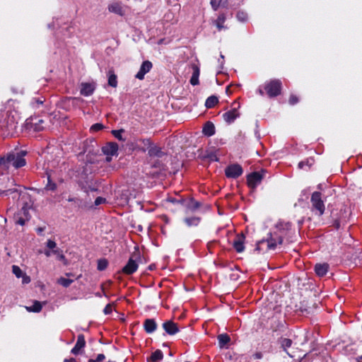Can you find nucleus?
Instances as JSON below:
<instances>
[{"mask_svg": "<svg viewBox=\"0 0 362 362\" xmlns=\"http://www.w3.org/2000/svg\"><path fill=\"white\" fill-rule=\"evenodd\" d=\"M116 198L119 204L125 205L128 204L131 199L136 198V192L133 189H124L118 190L116 192Z\"/></svg>", "mask_w": 362, "mask_h": 362, "instance_id": "20e7f679", "label": "nucleus"}, {"mask_svg": "<svg viewBox=\"0 0 362 362\" xmlns=\"http://www.w3.org/2000/svg\"><path fill=\"white\" fill-rule=\"evenodd\" d=\"M240 114L238 111V108L234 107L231 110L225 112L223 115L224 121L228 124H230L235 121L236 118L239 117Z\"/></svg>", "mask_w": 362, "mask_h": 362, "instance_id": "dca6fc26", "label": "nucleus"}, {"mask_svg": "<svg viewBox=\"0 0 362 362\" xmlns=\"http://www.w3.org/2000/svg\"><path fill=\"white\" fill-rule=\"evenodd\" d=\"M333 226H334V228L336 229H339L340 228V222H339V221L335 220L334 223H333Z\"/></svg>", "mask_w": 362, "mask_h": 362, "instance_id": "e2e57ef3", "label": "nucleus"}, {"mask_svg": "<svg viewBox=\"0 0 362 362\" xmlns=\"http://www.w3.org/2000/svg\"><path fill=\"white\" fill-rule=\"evenodd\" d=\"M44 122L42 119H39L38 122L33 124V129L36 132L42 131L44 127H42V124Z\"/></svg>", "mask_w": 362, "mask_h": 362, "instance_id": "a18cd8bd", "label": "nucleus"}, {"mask_svg": "<svg viewBox=\"0 0 362 362\" xmlns=\"http://www.w3.org/2000/svg\"><path fill=\"white\" fill-rule=\"evenodd\" d=\"M105 201H106V200H105V198H103V197H97V198L95 199V206H98V205H100V204H101L105 203Z\"/></svg>", "mask_w": 362, "mask_h": 362, "instance_id": "5fc2aeb1", "label": "nucleus"}, {"mask_svg": "<svg viewBox=\"0 0 362 362\" xmlns=\"http://www.w3.org/2000/svg\"><path fill=\"white\" fill-rule=\"evenodd\" d=\"M148 153L151 157L161 158L164 153L161 151V148L157 146L151 144L148 151Z\"/></svg>", "mask_w": 362, "mask_h": 362, "instance_id": "412c9836", "label": "nucleus"}, {"mask_svg": "<svg viewBox=\"0 0 362 362\" xmlns=\"http://www.w3.org/2000/svg\"><path fill=\"white\" fill-rule=\"evenodd\" d=\"M184 222L189 227L197 226L200 222V218L196 216L187 217L184 219Z\"/></svg>", "mask_w": 362, "mask_h": 362, "instance_id": "cd10ccee", "label": "nucleus"}, {"mask_svg": "<svg viewBox=\"0 0 362 362\" xmlns=\"http://www.w3.org/2000/svg\"><path fill=\"white\" fill-rule=\"evenodd\" d=\"M226 15L224 13H221L215 21L214 24L219 31L225 28L223 23L226 21Z\"/></svg>", "mask_w": 362, "mask_h": 362, "instance_id": "bb28decb", "label": "nucleus"}, {"mask_svg": "<svg viewBox=\"0 0 362 362\" xmlns=\"http://www.w3.org/2000/svg\"><path fill=\"white\" fill-rule=\"evenodd\" d=\"M262 178L263 176L259 172L252 173L247 177V185L250 188L255 189L261 183Z\"/></svg>", "mask_w": 362, "mask_h": 362, "instance_id": "6e6552de", "label": "nucleus"}, {"mask_svg": "<svg viewBox=\"0 0 362 362\" xmlns=\"http://www.w3.org/2000/svg\"><path fill=\"white\" fill-rule=\"evenodd\" d=\"M26 310L29 312L39 313L42 310V305L39 301H35L33 305L26 307Z\"/></svg>", "mask_w": 362, "mask_h": 362, "instance_id": "2f4dec72", "label": "nucleus"}, {"mask_svg": "<svg viewBox=\"0 0 362 362\" xmlns=\"http://www.w3.org/2000/svg\"><path fill=\"white\" fill-rule=\"evenodd\" d=\"M199 83V78L197 76H192V77L190 78V83L192 86H196V85H198Z\"/></svg>", "mask_w": 362, "mask_h": 362, "instance_id": "4d7b16f0", "label": "nucleus"}, {"mask_svg": "<svg viewBox=\"0 0 362 362\" xmlns=\"http://www.w3.org/2000/svg\"><path fill=\"white\" fill-rule=\"evenodd\" d=\"M182 206L185 208V213L188 214L196 211L200 207L201 204L194 199H189V200H185Z\"/></svg>", "mask_w": 362, "mask_h": 362, "instance_id": "9b49d317", "label": "nucleus"}, {"mask_svg": "<svg viewBox=\"0 0 362 362\" xmlns=\"http://www.w3.org/2000/svg\"><path fill=\"white\" fill-rule=\"evenodd\" d=\"M277 242L280 245L282 244L283 243V238L281 237H279L278 240H277Z\"/></svg>", "mask_w": 362, "mask_h": 362, "instance_id": "338daca9", "label": "nucleus"}, {"mask_svg": "<svg viewBox=\"0 0 362 362\" xmlns=\"http://www.w3.org/2000/svg\"><path fill=\"white\" fill-rule=\"evenodd\" d=\"M254 358L255 359H261L263 357V354L261 352H256L253 355Z\"/></svg>", "mask_w": 362, "mask_h": 362, "instance_id": "680f3d73", "label": "nucleus"}, {"mask_svg": "<svg viewBox=\"0 0 362 362\" xmlns=\"http://www.w3.org/2000/svg\"><path fill=\"white\" fill-rule=\"evenodd\" d=\"M47 174V183L45 186V189L49 191H54L57 189V184L52 181L50 175Z\"/></svg>", "mask_w": 362, "mask_h": 362, "instance_id": "72a5a7b5", "label": "nucleus"}, {"mask_svg": "<svg viewBox=\"0 0 362 362\" xmlns=\"http://www.w3.org/2000/svg\"><path fill=\"white\" fill-rule=\"evenodd\" d=\"M218 103V99L216 96L215 95H211L209 96L206 102H205V106L207 107V108H212L213 107L215 106V105H216L217 103Z\"/></svg>", "mask_w": 362, "mask_h": 362, "instance_id": "7c9ffc66", "label": "nucleus"}, {"mask_svg": "<svg viewBox=\"0 0 362 362\" xmlns=\"http://www.w3.org/2000/svg\"><path fill=\"white\" fill-rule=\"evenodd\" d=\"M202 132L207 136H211L215 134V126L211 122L205 123Z\"/></svg>", "mask_w": 362, "mask_h": 362, "instance_id": "4be33fe9", "label": "nucleus"}, {"mask_svg": "<svg viewBox=\"0 0 362 362\" xmlns=\"http://www.w3.org/2000/svg\"><path fill=\"white\" fill-rule=\"evenodd\" d=\"M279 344H281V347L284 349V351L286 352L287 354H288L290 356H291L287 351V348H289L292 345V340L287 338H280Z\"/></svg>", "mask_w": 362, "mask_h": 362, "instance_id": "a878e982", "label": "nucleus"}, {"mask_svg": "<svg viewBox=\"0 0 362 362\" xmlns=\"http://www.w3.org/2000/svg\"><path fill=\"white\" fill-rule=\"evenodd\" d=\"M12 272L17 278H21L24 274L21 269L17 265L12 266Z\"/></svg>", "mask_w": 362, "mask_h": 362, "instance_id": "ea45409f", "label": "nucleus"}, {"mask_svg": "<svg viewBox=\"0 0 362 362\" xmlns=\"http://www.w3.org/2000/svg\"><path fill=\"white\" fill-rule=\"evenodd\" d=\"M312 163L310 162L309 160H303V161H300L299 163H298V168L300 169H302L304 168V166L307 165L308 167L311 166L312 165Z\"/></svg>", "mask_w": 362, "mask_h": 362, "instance_id": "09e8293b", "label": "nucleus"}, {"mask_svg": "<svg viewBox=\"0 0 362 362\" xmlns=\"http://www.w3.org/2000/svg\"><path fill=\"white\" fill-rule=\"evenodd\" d=\"M95 88V86L94 83H82L81 84L80 93L84 96H89L93 93Z\"/></svg>", "mask_w": 362, "mask_h": 362, "instance_id": "f3484780", "label": "nucleus"}, {"mask_svg": "<svg viewBox=\"0 0 362 362\" xmlns=\"http://www.w3.org/2000/svg\"><path fill=\"white\" fill-rule=\"evenodd\" d=\"M44 230H45V228H37L36 230L38 234H41L44 231Z\"/></svg>", "mask_w": 362, "mask_h": 362, "instance_id": "69168bd1", "label": "nucleus"}, {"mask_svg": "<svg viewBox=\"0 0 362 362\" xmlns=\"http://www.w3.org/2000/svg\"><path fill=\"white\" fill-rule=\"evenodd\" d=\"M138 269V264L132 257L129 258L127 264L123 267L122 272L125 274L129 275L134 273Z\"/></svg>", "mask_w": 362, "mask_h": 362, "instance_id": "4468645a", "label": "nucleus"}, {"mask_svg": "<svg viewBox=\"0 0 362 362\" xmlns=\"http://www.w3.org/2000/svg\"><path fill=\"white\" fill-rule=\"evenodd\" d=\"M288 103L291 105H296L298 103V98L295 95H291L289 98Z\"/></svg>", "mask_w": 362, "mask_h": 362, "instance_id": "de8ad7c7", "label": "nucleus"}, {"mask_svg": "<svg viewBox=\"0 0 362 362\" xmlns=\"http://www.w3.org/2000/svg\"><path fill=\"white\" fill-rule=\"evenodd\" d=\"M220 6L222 8H228L229 5V0H219Z\"/></svg>", "mask_w": 362, "mask_h": 362, "instance_id": "13d9d810", "label": "nucleus"}, {"mask_svg": "<svg viewBox=\"0 0 362 362\" xmlns=\"http://www.w3.org/2000/svg\"><path fill=\"white\" fill-rule=\"evenodd\" d=\"M124 132V130L123 129H121L119 130H112L111 132L112 135L119 141H124L126 139L122 136V133Z\"/></svg>", "mask_w": 362, "mask_h": 362, "instance_id": "4c0bfd02", "label": "nucleus"}, {"mask_svg": "<svg viewBox=\"0 0 362 362\" xmlns=\"http://www.w3.org/2000/svg\"><path fill=\"white\" fill-rule=\"evenodd\" d=\"M26 153L25 151L9 153L6 156L0 158V166L6 168H9L12 166L16 169L21 168L26 164L25 159L23 158Z\"/></svg>", "mask_w": 362, "mask_h": 362, "instance_id": "f257e3e1", "label": "nucleus"}, {"mask_svg": "<svg viewBox=\"0 0 362 362\" xmlns=\"http://www.w3.org/2000/svg\"><path fill=\"white\" fill-rule=\"evenodd\" d=\"M358 345L351 344L343 348V354L346 355H356L358 352Z\"/></svg>", "mask_w": 362, "mask_h": 362, "instance_id": "5701e85b", "label": "nucleus"}, {"mask_svg": "<svg viewBox=\"0 0 362 362\" xmlns=\"http://www.w3.org/2000/svg\"><path fill=\"white\" fill-rule=\"evenodd\" d=\"M108 76V85L113 88H116L117 86V77L115 75L114 71L112 69H110L107 73Z\"/></svg>", "mask_w": 362, "mask_h": 362, "instance_id": "b1692460", "label": "nucleus"}, {"mask_svg": "<svg viewBox=\"0 0 362 362\" xmlns=\"http://www.w3.org/2000/svg\"><path fill=\"white\" fill-rule=\"evenodd\" d=\"M311 209L318 216L324 214L325 211V205L322 199V195L320 192H314L310 197Z\"/></svg>", "mask_w": 362, "mask_h": 362, "instance_id": "f03ea898", "label": "nucleus"}, {"mask_svg": "<svg viewBox=\"0 0 362 362\" xmlns=\"http://www.w3.org/2000/svg\"><path fill=\"white\" fill-rule=\"evenodd\" d=\"M44 254L47 257H50L52 255H56L57 259L62 261L64 264H67V260L63 254V251L59 248H56L53 250H45Z\"/></svg>", "mask_w": 362, "mask_h": 362, "instance_id": "ddd939ff", "label": "nucleus"}, {"mask_svg": "<svg viewBox=\"0 0 362 362\" xmlns=\"http://www.w3.org/2000/svg\"><path fill=\"white\" fill-rule=\"evenodd\" d=\"M163 358V352L158 349L156 350V351H154L153 353H152L151 357H150V359L148 360V361H151V362H158L160 361H161Z\"/></svg>", "mask_w": 362, "mask_h": 362, "instance_id": "c756f323", "label": "nucleus"}, {"mask_svg": "<svg viewBox=\"0 0 362 362\" xmlns=\"http://www.w3.org/2000/svg\"><path fill=\"white\" fill-rule=\"evenodd\" d=\"M167 201L169 202L173 203V204H181L182 206L185 202V199H177L173 197L168 198Z\"/></svg>", "mask_w": 362, "mask_h": 362, "instance_id": "c03bdc74", "label": "nucleus"}, {"mask_svg": "<svg viewBox=\"0 0 362 362\" xmlns=\"http://www.w3.org/2000/svg\"><path fill=\"white\" fill-rule=\"evenodd\" d=\"M105 358V355L103 354H100L98 355L95 360H96V362H103Z\"/></svg>", "mask_w": 362, "mask_h": 362, "instance_id": "bf43d9fd", "label": "nucleus"}, {"mask_svg": "<svg viewBox=\"0 0 362 362\" xmlns=\"http://www.w3.org/2000/svg\"><path fill=\"white\" fill-rule=\"evenodd\" d=\"M264 89L270 98L276 97L281 93V82L278 79H274L265 84Z\"/></svg>", "mask_w": 362, "mask_h": 362, "instance_id": "39448f33", "label": "nucleus"}, {"mask_svg": "<svg viewBox=\"0 0 362 362\" xmlns=\"http://www.w3.org/2000/svg\"><path fill=\"white\" fill-rule=\"evenodd\" d=\"M86 346V341L83 334H78L75 346L71 350V353L74 355H78L83 353V349Z\"/></svg>", "mask_w": 362, "mask_h": 362, "instance_id": "1a4fd4ad", "label": "nucleus"}, {"mask_svg": "<svg viewBox=\"0 0 362 362\" xmlns=\"http://www.w3.org/2000/svg\"><path fill=\"white\" fill-rule=\"evenodd\" d=\"M230 340V337L227 334H221L218 336V344L221 348H223Z\"/></svg>", "mask_w": 362, "mask_h": 362, "instance_id": "c85d7f7f", "label": "nucleus"}, {"mask_svg": "<svg viewBox=\"0 0 362 362\" xmlns=\"http://www.w3.org/2000/svg\"><path fill=\"white\" fill-rule=\"evenodd\" d=\"M145 331L148 334L153 333L157 328V324L153 319H146L144 323Z\"/></svg>", "mask_w": 362, "mask_h": 362, "instance_id": "aec40b11", "label": "nucleus"}, {"mask_svg": "<svg viewBox=\"0 0 362 362\" xmlns=\"http://www.w3.org/2000/svg\"><path fill=\"white\" fill-rule=\"evenodd\" d=\"M45 101V99L43 97L41 98H34L30 101V105L33 106V108H38L40 105L43 104Z\"/></svg>", "mask_w": 362, "mask_h": 362, "instance_id": "f704fd0d", "label": "nucleus"}, {"mask_svg": "<svg viewBox=\"0 0 362 362\" xmlns=\"http://www.w3.org/2000/svg\"><path fill=\"white\" fill-rule=\"evenodd\" d=\"M247 15L244 11H238L237 13V18L241 22H244L247 20Z\"/></svg>", "mask_w": 362, "mask_h": 362, "instance_id": "37998d69", "label": "nucleus"}, {"mask_svg": "<svg viewBox=\"0 0 362 362\" xmlns=\"http://www.w3.org/2000/svg\"><path fill=\"white\" fill-rule=\"evenodd\" d=\"M153 64L148 61H144L139 69V71L136 74L135 77L139 80H143L146 74L148 73L152 69Z\"/></svg>", "mask_w": 362, "mask_h": 362, "instance_id": "9d476101", "label": "nucleus"}, {"mask_svg": "<svg viewBox=\"0 0 362 362\" xmlns=\"http://www.w3.org/2000/svg\"><path fill=\"white\" fill-rule=\"evenodd\" d=\"M30 209V205L26 203L22 206L21 209L17 214H21V216L24 217L23 218L29 221L31 218V215L29 212Z\"/></svg>", "mask_w": 362, "mask_h": 362, "instance_id": "393cba45", "label": "nucleus"}, {"mask_svg": "<svg viewBox=\"0 0 362 362\" xmlns=\"http://www.w3.org/2000/svg\"><path fill=\"white\" fill-rule=\"evenodd\" d=\"M329 269V265L327 263H317L315 265V272L316 274L322 277L327 274Z\"/></svg>", "mask_w": 362, "mask_h": 362, "instance_id": "a211bd4d", "label": "nucleus"}, {"mask_svg": "<svg viewBox=\"0 0 362 362\" xmlns=\"http://www.w3.org/2000/svg\"><path fill=\"white\" fill-rule=\"evenodd\" d=\"M46 247H47L46 250H55L56 248H58L57 247V243L54 240H48L47 241Z\"/></svg>", "mask_w": 362, "mask_h": 362, "instance_id": "a19ab883", "label": "nucleus"}, {"mask_svg": "<svg viewBox=\"0 0 362 362\" xmlns=\"http://www.w3.org/2000/svg\"><path fill=\"white\" fill-rule=\"evenodd\" d=\"M112 311V306L110 304H107L104 310H103V313L105 314V315H108V314H110Z\"/></svg>", "mask_w": 362, "mask_h": 362, "instance_id": "6e6d98bb", "label": "nucleus"}, {"mask_svg": "<svg viewBox=\"0 0 362 362\" xmlns=\"http://www.w3.org/2000/svg\"><path fill=\"white\" fill-rule=\"evenodd\" d=\"M104 127H105L101 123H96V124H93L90 127V130L91 132H98V131L102 130L103 129H104Z\"/></svg>", "mask_w": 362, "mask_h": 362, "instance_id": "79ce46f5", "label": "nucleus"}, {"mask_svg": "<svg viewBox=\"0 0 362 362\" xmlns=\"http://www.w3.org/2000/svg\"><path fill=\"white\" fill-rule=\"evenodd\" d=\"M163 328L170 335H174L179 332L177 325L171 320L165 322L163 324Z\"/></svg>", "mask_w": 362, "mask_h": 362, "instance_id": "2eb2a0df", "label": "nucleus"}, {"mask_svg": "<svg viewBox=\"0 0 362 362\" xmlns=\"http://www.w3.org/2000/svg\"><path fill=\"white\" fill-rule=\"evenodd\" d=\"M210 4H211L212 8L214 11H217L218 8L219 7H221L220 2L219 1L218 2L216 0H211Z\"/></svg>", "mask_w": 362, "mask_h": 362, "instance_id": "3c124183", "label": "nucleus"}, {"mask_svg": "<svg viewBox=\"0 0 362 362\" xmlns=\"http://www.w3.org/2000/svg\"><path fill=\"white\" fill-rule=\"evenodd\" d=\"M225 173L228 177L237 178L243 174V170L239 164H233L226 168Z\"/></svg>", "mask_w": 362, "mask_h": 362, "instance_id": "423d86ee", "label": "nucleus"}, {"mask_svg": "<svg viewBox=\"0 0 362 362\" xmlns=\"http://www.w3.org/2000/svg\"><path fill=\"white\" fill-rule=\"evenodd\" d=\"M267 243V250H274L276 246V241L275 240H262L257 242L255 250L260 251L262 250V245Z\"/></svg>", "mask_w": 362, "mask_h": 362, "instance_id": "6ab92c4d", "label": "nucleus"}, {"mask_svg": "<svg viewBox=\"0 0 362 362\" xmlns=\"http://www.w3.org/2000/svg\"><path fill=\"white\" fill-rule=\"evenodd\" d=\"M108 262L105 259H100L98 261V269L99 271L105 270L107 267Z\"/></svg>", "mask_w": 362, "mask_h": 362, "instance_id": "58836bf2", "label": "nucleus"}, {"mask_svg": "<svg viewBox=\"0 0 362 362\" xmlns=\"http://www.w3.org/2000/svg\"><path fill=\"white\" fill-rule=\"evenodd\" d=\"M102 151L103 153L107 156L106 160L110 162L112 159L111 156L117 155L118 151V145L115 142L107 143L102 148Z\"/></svg>", "mask_w": 362, "mask_h": 362, "instance_id": "0eeeda50", "label": "nucleus"}, {"mask_svg": "<svg viewBox=\"0 0 362 362\" xmlns=\"http://www.w3.org/2000/svg\"><path fill=\"white\" fill-rule=\"evenodd\" d=\"M108 9L110 12H112V13H117L119 15H122V8L118 4H112L110 5Z\"/></svg>", "mask_w": 362, "mask_h": 362, "instance_id": "473e14b6", "label": "nucleus"}, {"mask_svg": "<svg viewBox=\"0 0 362 362\" xmlns=\"http://www.w3.org/2000/svg\"><path fill=\"white\" fill-rule=\"evenodd\" d=\"M73 282H74V280L69 279H66L64 277H60L57 280V283L59 284L60 285H62L64 288L69 287Z\"/></svg>", "mask_w": 362, "mask_h": 362, "instance_id": "c9c22d12", "label": "nucleus"}, {"mask_svg": "<svg viewBox=\"0 0 362 362\" xmlns=\"http://www.w3.org/2000/svg\"><path fill=\"white\" fill-rule=\"evenodd\" d=\"M21 214H16L13 216L14 221L16 224L24 226L26 221H28V219L23 218Z\"/></svg>", "mask_w": 362, "mask_h": 362, "instance_id": "e433bc0d", "label": "nucleus"}, {"mask_svg": "<svg viewBox=\"0 0 362 362\" xmlns=\"http://www.w3.org/2000/svg\"><path fill=\"white\" fill-rule=\"evenodd\" d=\"M16 190L15 189H8L7 190L0 189V197L1 196H7L8 194H12L15 192Z\"/></svg>", "mask_w": 362, "mask_h": 362, "instance_id": "8fccbe9b", "label": "nucleus"}, {"mask_svg": "<svg viewBox=\"0 0 362 362\" xmlns=\"http://www.w3.org/2000/svg\"><path fill=\"white\" fill-rule=\"evenodd\" d=\"M245 237L241 233L238 235L233 243V246L237 252H242L245 250L244 242Z\"/></svg>", "mask_w": 362, "mask_h": 362, "instance_id": "f8f14e48", "label": "nucleus"}, {"mask_svg": "<svg viewBox=\"0 0 362 362\" xmlns=\"http://www.w3.org/2000/svg\"><path fill=\"white\" fill-rule=\"evenodd\" d=\"M21 278H22V283L23 284H27L30 282V277L28 276L25 273H24Z\"/></svg>", "mask_w": 362, "mask_h": 362, "instance_id": "864d4df0", "label": "nucleus"}, {"mask_svg": "<svg viewBox=\"0 0 362 362\" xmlns=\"http://www.w3.org/2000/svg\"><path fill=\"white\" fill-rule=\"evenodd\" d=\"M67 201L69 202H74L75 204H77L78 206H80L81 204V200L78 198L69 197Z\"/></svg>", "mask_w": 362, "mask_h": 362, "instance_id": "603ef678", "label": "nucleus"}, {"mask_svg": "<svg viewBox=\"0 0 362 362\" xmlns=\"http://www.w3.org/2000/svg\"><path fill=\"white\" fill-rule=\"evenodd\" d=\"M4 119L0 120V128L2 130H5L8 133L17 127V122L14 116L10 112H6L3 115Z\"/></svg>", "mask_w": 362, "mask_h": 362, "instance_id": "7ed1b4c3", "label": "nucleus"}, {"mask_svg": "<svg viewBox=\"0 0 362 362\" xmlns=\"http://www.w3.org/2000/svg\"><path fill=\"white\" fill-rule=\"evenodd\" d=\"M361 360H362V355L356 358L357 362H361Z\"/></svg>", "mask_w": 362, "mask_h": 362, "instance_id": "774afa93", "label": "nucleus"}, {"mask_svg": "<svg viewBox=\"0 0 362 362\" xmlns=\"http://www.w3.org/2000/svg\"><path fill=\"white\" fill-rule=\"evenodd\" d=\"M63 362H76L74 358H65Z\"/></svg>", "mask_w": 362, "mask_h": 362, "instance_id": "0e129e2a", "label": "nucleus"}, {"mask_svg": "<svg viewBox=\"0 0 362 362\" xmlns=\"http://www.w3.org/2000/svg\"><path fill=\"white\" fill-rule=\"evenodd\" d=\"M192 70H193L192 76H197V77L199 78V73H200L199 66L197 65H196V64H192Z\"/></svg>", "mask_w": 362, "mask_h": 362, "instance_id": "49530a36", "label": "nucleus"}, {"mask_svg": "<svg viewBox=\"0 0 362 362\" xmlns=\"http://www.w3.org/2000/svg\"><path fill=\"white\" fill-rule=\"evenodd\" d=\"M208 158H209L211 160H213V161H218V158H217V156H216L214 153H210V154L208 156Z\"/></svg>", "mask_w": 362, "mask_h": 362, "instance_id": "052dcab7", "label": "nucleus"}]
</instances>
